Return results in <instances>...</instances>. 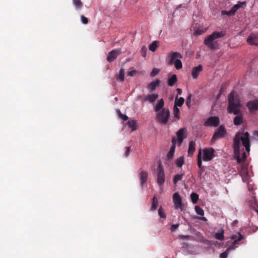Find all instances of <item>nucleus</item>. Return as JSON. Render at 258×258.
I'll use <instances>...</instances> for the list:
<instances>
[{"label": "nucleus", "instance_id": "nucleus-1", "mask_svg": "<svg viewBox=\"0 0 258 258\" xmlns=\"http://www.w3.org/2000/svg\"><path fill=\"white\" fill-rule=\"evenodd\" d=\"M233 147L235 157L236 158L237 162H241L245 158L244 148L247 152H249L250 151L248 132H238L234 139Z\"/></svg>", "mask_w": 258, "mask_h": 258}, {"label": "nucleus", "instance_id": "nucleus-2", "mask_svg": "<svg viewBox=\"0 0 258 258\" xmlns=\"http://www.w3.org/2000/svg\"><path fill=\"white\" fill-rule=\"evenodd\" d=\"M164 106V101L163 99L161 98L158 100L154 106V110L157 112L156 118L157 121L159 123L166 124L170 117V111Z\"/></svg>", "mask_w": 258, "mask_h": 258}, {"label": "nucleus", "instance_id": "nucleus-3", "mask_svg": "<svg viewBox=\"0 0 258 258\" xmlns=\"http://www.w3.org/2000/svg\"><path fill=\"white\" fill-rule=\"evenodd\" d=\"M228 102V112L230 113L232 112L234 114H238L241 104L236 93L232 92L229 94Z\"/></svg>", "mask_w": 258, "mask_h": 258}, {"label": "nucleus", "instance_id": "nucleus-4", "mask_svg": "<svg viewBox=\"0 0 258 258\" xmlns=\"http://www.w3.org/2000/svg\"><path fill=\"white\" fill-rule=\"evenodd\" d=\"M165 173L163 167L161 162L158 164L157 167V183L159 186H162L165 182Z\"/></svg>", "mask_w": 258, "mask_h": 258}, {"label": "nucleus", "instance_id": "nucleus-5", "mask_svg": "<svg viewBox=\"0 0 258 258\" xmlns=\"http://www.w3.org/2000/svg\"><path fill=\"white\" fill-rule=\"evenodd\" d=\"M173 202L175 209H180L181 211L183 210L184 206L182 203L181 198L178 193L175 192L173 194Z\"/></svg>", "mask_w": 258, "mask_h": 258}, {"label": "nucleus", "instance_id": "nucleus-6", "mask_svg": "<svg viewBox=\"0 0 258 258\" xmlns=\"http://www.w3.org/2000/svg\"><path fill=\"white\" fill-rule=\"evenodd\" d=\"M159 97L157 94H150L144 96H139L138 98L141 99L143 102H149L150 103L153 104Z\"/></svg>", "mask_w": 258, "mask_h": 258}, {"label": "nucleus", "instance_id": "nucleus-7", "mask_svg": "<svg viewBox=\"0 0 258 258\" xmlns=\"http://www.w3.org/2000/svg\"><path fill=\"white\" fill-rule=\"evenodd\" d=\"M226 134V132L225 128L222 126H220L219 128L216 130L214 134L212 139V141L215 142L220 138L224 137Z\"/></svg>", "mask_w": 258, "mask_h": 258}, {"label": "nucleus", "instance_id": "nucleus-8", "mask_svg": "<svg viewBox=\"0 0 258 258\" xmlns=\"http://www.w3.org/2000/svg\"><path fill=\"white\" fill-rule=\"evenodd\" d=\"M186 129L185 128H181L179 129L176 133L177 139L176 142L178 146L182 144L183 140L186 138Z\"/></svg>", "mask_w": 258, "mask_h": 258}, {"label": "nucleus", "instance_id": "nucleus-9", "mask_svg": "<svg viewBox=\"0 0 258 258\" xmlns=\"http://www.w3.org/2000/svg\"><path fill=\"white\" fill-rule=\"evenodd\" d=\"M121 53V49H113L109 52L107 57V60L111 62L116 58V57Z\"/></svg>", "mask_w": 258, "mask_h": 258}, {"label": "nucleus", "instance_id": "nucleus-10", "mask_svg": "<svg viewBox=\"0 0 258 258\" xmlns=\"http://www.w3.org/2000/svg\"><path fill=\"white\" fill-rule=\"evenodd\" d=\"M249 45L258 46V33L251 34L246 40Z\"/></svg>", "mask_w": 258, "mask_h": 258}, {"label": "nucleus", "instance_id": "nucleus-11", "mask_svg": "<svg viewBox=\"0 0 258 258\" xmlns=\"http://www.w3.org/2000/svg\"><path fill=\"white\" fill-rule=\"evenodd\" d=\"M169 59V63L172 64L175 62L176 59H180L182 58V55L178 52H171L168 56Z\"/></svg>", "mask_w": 258, "mask_h": 258}, {"label": "nucleus", "instance_id": "nucleus-12", "mask_svg": "<svg viewBox=\"0 0 258 258\" xmlns=\"http://www.w3.org/2000/svg\"><path fill=\"white\" fill-rule=\"evenodd\" d=\"M246 106L250 112L258 110V100L248 101Z\"/></svg>", "mask_w": 258, "mask_h": 258}, {"label": "nucleus", "instance_id": "nucleus-13", "mask_svg": "<svg viewBox=\"0 0 258 258\" xmlns=\"http://www.w3.org/2000/svg\"><path fill=\"white\" fill-rule=\"evenodd\" d=\"M203 70V67L202 65L200 64L197 67H194L192 69L191 75L194 79H197L198 78V76L200 73Z\"/></svg>", "mask_w": 258, "mask_h": 258}, {"label": "nucleus", "instance_id": "nucleus-14", "mask_svg": "<svg viewBox=\"0 0 258 258\" xmlns=\"http://www.w3.org/2000/svg\"><path fill=\"white\" fill-rule=\"evenodd\" d=\"M240 174L243 181H247L249 178V175L247 168L245 166H242L240 170Z\"/></svg>", "mask_w": 258, "mask_h": 258}, {"label": "nucleus", "instance_id": "nucleus-15", "mask_svg": "<svg viewBox=\"0 0 258 258\" xmlns=\"http://www.w3.org/2000/svg\"><path fill=\"white\" fill-rule=\"evenodd\" d=\"M237 240H234L232 244L224 252L222 253L220 255V258H227L228 254L230 251L234 250L236 246L235 245L237 243Z\"/></svg>", "mask_w": 258, "mask_h": 258}, {"label": "nucleus", "instance_id": "nucleus-16", "mask_svg": "<svg viewBox=\"0 0 258 258\" xmlns=\"http://www.w3.org/2000/svg\"><path fill=\"white\" fill-rule=\"evenodd\" d=\"M245 2H238L237 4L235 5L229 11V14L231 15H233L237 10L243 6L245 5Z\"/></svg>", "mask_w": 258, "mask_h": 258}, {"label": "nucleus", "instance_id": "nucleus-17", "mask_svg": "<svg viewBox=\"0 0 258 258\" xmlns=\"http://www.w3.org/2000/svg\"><path fill=\"white\" fill-rule=\"evenodd\" d=\"M245 2H238L237 4L235 5L229 11V14L231 15H233L237 10L243 6L245 5Z\"/></svg>", "mask_w": 258, "mask_h": 258}, {"label": "nucleus", "instance_id": "nucleus-18", "mask_svg": "<svg viewBox=\"0 0 258 258\" xmlns=\"http://www.w3.org/2000/svg\"><path fill=\"white\" fill-rule=\"evenodd\" d=\"M148 174L147 172L145 171H142L139 174V178L140 180L141 185H143L146 183L148 179Z\"/></svg>", "mask_w": 258, "mask_h": 258}, {"label": "nucleus", "instance_id": "nucleus-19", "mask_svg": "<svg viewBox=\"0 0 258 258\" xmlns=\"http://www.w3.org/2000/svg\"><path fill=\"white\" fill-rule=\"evenodd\" d=\"M159 84L160 80L157 79L155 81H153L149 84L147 86V88L150 91V92H153L159 85Z\"/></svg>", "mask_w": 258, "mask_h": 258}, {"label": "nucleus", "instance_id": "nucleus-20", "mask_svg": "<svg viewBox=\"0 0 258 258\" xmlns=\"http://www.w3.org/2000/svg\"><path fill=\"white\" fill-rule=\"evenodd\" d=\"M225 34V33L223 31L214 32L211 35V41L215 39L221 38L224 36Z\"/></svg>", "mask_w": 258, "mask_h": 258}, {"label": "nucleus", "instance_id": "nucleus-21", "mask_svg": "<svg viewBox=\"0 0 258 258\" xmlns=\"http://www.w3.org/2000/svg\"><path fill=\"white\" fill-rule=\"evenodd\" d=\"M195 143L194 141H190L189 144V147L188 149V155L189 156H191L193 155L195 151Z\"/></svg>", "mask_w": 258, "mask_h": 258}, {"label": "nucleus", "instance_id": "nucleus-22", "mask_svg": "<svg viewBox=\"0 0 258 258\" xmlns=\"http://www.w3.org/2000/svg\"><path fill=\"white\" fill-rule=\"evenodd\" d=\"M177 82V76L175 74L173 75L168 80V85L173 86Z\"/></svg>", "mask_w": 258, "mask_h": 258}, {"label": "nucleus", "instance_id": "nucleus-23", "mask_svg": "<svg viewBox=\"0 0 258 258\" xmlns=\"http://www.w3.org/2000/svg\"><path fill=\"white\" fill-rule=\"evenodd\" d=\"M184 99L183 97H180L179 98H178V96H176L175 97V103H174V106H175L177 107H178V106L181 107L184 103Z\"/></svg>", "mask_w": 258, "mask_h": 258}, {"label": "nucleus", "instance_id": "nucleus-24", "mask_svg": "<svg viewBox=\"0 0 258 258\" xmlns=\"http://www.w3.org/2000/svg\"><path fill=\"white\" fill-rule=\"evenodd\" d=\"M224 230L223 229H221L218 232L215 233V238L219 240H223L224 239Z\"/></svg>", "mask_w": 258, "mask_h": 258}, {"label": "nucleus", "instance_id": "nucleus-25", "mask_svg": "<svg viewBox=\"0 0 258 258\" xmlns=\"http://www.w3.org/2000/svg\"><path fill=\"white\" fill-rule=\"evenodd\" d=\"M203 160L205 161H210V149L206 148L204 150Z\"/></svg>", "mask_w": 258, "mask_h": 258}, {"label": "nucleus", "instance_id": "nucleus-26", "mask_svg": "<svg viewBox=\"0 0 258 258\" xmlns=\"http://www.w3.org/2000/svg\"><path fill=\"white\" fill-rule=\"evenodd\" d=\"M128 126L132 128V131H134L137 130V121L135 120H131L128 121Z\"/></svg>", "mask_w": 258, "mask_h": 258}, {"label": "nucleus", "instance_id": "nucleus-27", "mask_svg": "<svg viewBox=\"0 0 258 258\" xmlns=\"http://www.w3.org/2000/svg\"><path fill=\"white\" fill-rule=\"evenodd\" d=\"M184 163V158L183 156H181L177 158L175 161V164L177 167H181Z\"/></svg>", "mask_w": 258, "mask_h": 258}, {"label": "nucleus", "instance_id": "nucleus-28", "mask_svg": "<svg viewBox=\"0 0 258 258\" xmlns=\"http://www.w3.org/2000/svg\"><path fill=\"white\" fill-rule=\"evenodd\" d=\"M158 204V199L156 197H154L153 198L152 207L151 208V211L155 210L157 208Z\"/></svg>", "mask_w": 258, "mask_h": 258}, {"label": "nucleus", "instance_id": "nucleus-29", "mask_svg": "<svg viewBox=\"0 0 258 258\" xmlns=\"http://www.w3.org/2000/svg\"><path fill=\"white\" fill-rule=\"evenodd\" d=\"M124 79V70L123 69L121 68L119 70V75L117 78V80L122 82Z\"/></svg>", "mask_w": 258, "mask_h": 258}, {"label": "nucleus", "instance_id": "nucleus-30", "mask_svg": "<svg viewBox=\"0 0 258 258\" xmlns=\"http://www.w3.org/2000/svg\"><path fill=\"white\" fill-rule=\"evenodd\" d=\"M173 115L176 119L180 118V110L179 109L175 106L173 107Z\"/></svg>", "mask_w": 258, "mask_h": 258}, {"label": "nucleus", "instance_id": "nucleus-31", "mask_svg": "<svg viewBox=\"0 0 258 258\" xmlns=\"http://www.w3.org/2000/svg\"><path fill=\"white\" fill-rule=\"evenodd\" d=\"M242 121V116L241 115H237L234 119V123L235 125L240 124Z\"/></svg>", "mask_w": 258, "mask_h": 258}, {"label": "nucleus", "instance_id": "nucleus-32", "mask_svg": "<svg viewBox=\"0 0 258 258\" xmlns=\"http://www.w3.org/2000/svg\"><path fill=\"white\" fill-rule=\"evenodd\" d=\"M219 123V118L217 117H211V126H217Z\"/></svg>", "mask_w": 258, "mask_h": 258}, {"label": "nucleus", "instance_id": "nucleus-33", "mask_svg": "<svg viewBox=\"0 0 258 258\" xmlns=\"http://www.w3.org/2000/svg\"><path fill=\"white\" fill-rule=\"evenodd\" d=\"M184 174H176L174 175L173 179L174 184H176L178 181H181L183 178Z\"/></svg>", "mask_w": 258, "mask_h": 258}, {"label": "nucleus", "instance_id": "nucleus-34", "mask_svg": "<svg viewBox=\"0 0 258 258\" xmlns=\"http://www.w3.org/2000/svg\"><path fill=\"white\" fill-rule=\"evenodd\" d=\"M190 198L193 204H196L199 200V195L195 192H192L190 195Z\"/></svg>", "mask_w": 258, "mask_h": 258}, {"label": "nucleus", "instance_id": "nucleus-35", "mask_svg": "<svg viewBox=\"0 0 258 258\" xmlns=\"http://www.w3.org/2000/svg\"><path fill=\"white\" fill-rule=\"evenodd\" d=\"M157 47H158V41H154L150 45L149 49L151 51L154 52L156 50V49H157Z\"/></svg>", "mask_w": 258, "mask_h": 258}, {"label": "nucleus", "instance_id": "nucleus-36", "mask_svg": "<svg viewBox=\"0 0 258 258\" xmlns=\"http://www.w3.org/2000/svg\"><path fill=\"white\" fill-rule=\"evenodd\" d=\"M173 64H174L175 68L177 70H180L182 68V62L179 59H176L175 62H174Z\"/></svg>", "mask_w": 258, "mask_h": 258}, {"label": "nucleus", "instance_id": "nucleus-37", "mask_svg": "<svg viewBox=\"0 0 258 258\" xmlns=\"http://www.w3.org/2000/svg\"><path fill=\"white\" fill-rule=\"evenodd\" d=\"M172 146L171 147V148L170 149V151L172 152H173L174 153L175 152V146H176V138L174 137H173L172 139Z\"/></svg>", "mask_w": 258, "mask_h": 258}, {"label": "nucleus", "instance_id": "nucleus-38", "mask_svg": "<svg viewBox=\"0 0 258 258\" xmlns=\"http://www.w3.org/2000/svg\"><path fill=\"white\" fill-rule=\"evenodd\" d=\"M73 3L77 9H80L83 6L81 0H73Z\"/></svg>", "mask_w": 258, "mask_h": 258}, {"label": "nucleus", "instance_id": "nucleus-39", "mask_svg": "<svg viewBox=\"0 0 258 258\" xmlns=\"http://www.w3.org/2000/svg\"><path fill=\"white\" fill-rule=\"evenodd\" d=\"M202 152H201V151L200 150L198 155V163H197L198 166L199 168L203 167L202 165Z\"/></svg>", "mask_w": 258, "mask_h": 258}, {"label": "nucleus", "instance_id": "nucleus-40", "mask_svg": "<svg viewBox=\"0 0 258 258\" xmlns=\"http://www.w3.org/2000/svg\"><path fill=\"white\" fill-rule=\"evenodd\" d=\"M195 209L196 212L197 213V214L201 215V216L204 215V211L200 206H196Z\"/></svg>", "mask_w": 258, "mask_h": 258}, {"label": "nucleus", "instance_id": "nucleus-41", "mask_svg": "<svg viewBox=\"0 0 258 258\" xmlns=\"http://www.w3.org/2000/svg\"><path fill=\"white\" fill-rule=\"evenodd\" d=\"M231 238L232 239H235V240H237V243L235 245V246L236 247V245L238 244V241L242 239V235L239 233H238V238H237V235H232Z\"/></svg>", "mask_w": 258, "mask_h": 258}, {"label": "nucleus", "instance_id": "nucleus-42", "mask_svg": "<svg viewBox=\"0 0 258 258\" xmlns=\"http://www.w3.org/2000/svg\"><path fill=\"white\" fill-rule=\"evenodd\" d=\"M158 214L161 218H165L166 216L161 207L158 209Z\"/></svg>", "mask_w": 258, "mask_h": 258}, {"label": "nucleus", "instance_id": "nucleus-43", "mask_svg": "<svg viewBox=\"0 0 258 258\" xmlns=\"http://www.w3.org/2000/svg\"><path fill=\"white\" fill-rule=\"evenodd\" d=\"M159 72H160L159 69H157V68H154L150 73V76L151 77H154L156 75H157V74H158Z\"/></svg>", "mask_w": 258, "mask_h": 258}, {"label": "nucleus", "instance_id": "nucleus-44", "mask_svg": "<svg viewBox=\"0 0 258 258\" xmlns=\"http://www.w3.org/2000/svg\"><path fill=\"white\" fill-rule=\"evenodd\" d=\"M191 96H192L191 94H189L186 98V104L188 107H190V102H191Z\"/></svg>", "mask_w": 258, "mask_h": 258}, {"label": "nucleus", "instance_id": "nucleus-45", "mask_svg": "<svg viewBox=\"0 0 258 258\" xmlns=\"http://www.w3.org/2000/svg\"><path fill=\"white\" fill-rule=\"evenodd\" d=\"M147 51V49L146 47L145 46H143L142 48L141 52L142 55L144 57H145V56L146 55Z\"/></svg>", "mask_w": 258, "mask_h": 258}, {"label": "nucleus", "instance_id": "nucleus-46", "mask_svg": "<svg viewBox=\"0 0 258 258\" xmlns=\"http://www.w3.org/2000/svg\"><path fill=\"white\" fill-rule=\"evenodd\" d=\"M119 116L120 118H121L124 121H126L128 119V116L127 115H126L125 114H122L119 111Z\"/></svg>", "mask_w": 258, "mask_h": 258}, {"label": "nucleus", "instance_id": "nucleus-47", "mask_svg": "<svg viewBox=\"0 0 258 258\" xmlns=\"http://www.w3.org/2000/svg\"><path fill=\"white\" fill-rule=\"evenodd\" d=\"M204 43L208 47H210V35L206 37L205 39Z\"/></svg>", "mask_w": 258, "mask_h": 258}, {"label": "nucleus", "instance_id": "nucleus-48", "mask_svg": "<svg viewBox=\"0 0 258 258\" xmlns=\"http://www.w3.org/2000/svg\"><path fill=\"white\" fill-rule=\"evenodd\" d=\"M131 151V148L130 147H127L125 148V151L124 153V156L125 157H127L130 154Z\"/></svg>", "mask_w": 258, "mask_h": 258}, {"label": "nucleus", "instance_id": "nucleus-49", "mask_svg": "<svg viewBox=\"0 0 258 258\" xmlns=\"http://www.w3.org/2000/svg\"><path fill=\"white\" fill-rule=\"evenodd\" d=\"M82 22L84 24H87L88 22V18L84 17V16H81V17Z\"/></svg>", "mask_w": 258, "mask_h": 258}, {"label": "nucleus", "instance_id": "nucleus-50", "mask_svg": "<svg viewBox=\"0 0 258 258\" xmlns=\"http://www.w3.org/2000/svg\"><path fill=\"white\" fill-rule=\"evenodd\" d=\"M204 32V31L202 30L197 29V30H196L195 31L194 35L195 36H198V35L202 34Z\"/></svg>", "mask_w": 258, "mask_h": 258}, {"label": "nucleus", "instance_id": "nucleus-51", "mask_svg": "<svg viewBox=\"0 0 258 258\" xmlns=\"http://www.w3.org/2000/svg\"><path fill=\"white\" fill-rule=\"evenodd\" d=\"M221 91H220L218 93V94H217V96H216V100H215V101H214V103H213V105H214V106H215V105L217 104V102H218V99H219V97H220V95H221Z\"/></svg>", "mask_w": 258, "mask_h": 258}, {"label": "nucleus", "instance_id": "nucleus-52", "mask_svg": "<svg viewBox=\"0 0 258 258\" xmlns=\"http://www.w3.org/2000/svg\"><path fill=\"white\" fill-rule=\"evenodd\" d=\"M174 153L172 152L169 151V152H168V153L167 155V158H168V159L170 160V159H172V158L174 156Z\"/></svg>", "mask_w": 258, "mask_h": 258}, {"label": "nucleus", "instance_id": "nucleus-53", "mask_svg": "<svg viewBox=\"0 0 258 258\" xmlns=\"http://www.w3.org/2000/svg\"><path fill=\"white\" fill-rule=\"evenodd\" d=\"M178 226H179L178 224L172 225L171 227V229H170L171 231H174L176 229L178 228Z\"/></svg>", "mask_w": 258, "mask_h": 258}, {"label": "nucleus", "instance_id": "nucleus-54", "mask_svg": "<svg viewBox=\"0 0 258 258\" xmlns=\"http://www.w3.org/2000/svg\"><path fill=\"white\" fill-rule=\"evenodd\" d=\"M137 73V71L136 70H133L128 73V75L131 77H133L135 76Z\"/></svg>", "mask_w": 258, "mask_h": 258}, {"label": "nucleus", "instance_id": "nucleus-55", "mask_svg": "<svg viewBox=\"0 0 258 258\" xmlns=\"http://www.w3.org/2000/svg\"><path fill=\"white\" fill-rule=\"evenodd\" d=\"M200 170L199 171V173L201 176L203 175V173L205 170V167L204 166L203 167L200 168Z\"/></svg>", "mask_w": 258, "mask_h": 258}, {"label": "nucleus", "instance_id": "nucleus-56", "mask_svg": "<svg viewBox=\"0 0 258 258\" xmlns=\"http://www.w3.org/2000/svg\"><path fill=\"white\" fill-rule=\"evenodd\" d=\"M221 15H223H223H229V16H231V15H230L229 14V11H222L221 12Z\"/></svg>", "mask_w": 258, "mask_h": 258}, {"label": "nucleus", "instance_id": "nucleus-57", "mask_svg": "<svg viewBox=\"0 0 258 258\" xmlns=\"http://www.w3.org/2000/svg\"><path fill=\"white\" fill-rule=\"evenodd\" d=\"M205 125L206 126H210V117L208 118L205 121Z\"/></svg>", "mask_w": 258, "mask_h": 258}, {"label": "nucleus", "instance_id": "nucleus-58", "mask_svg": "<svg viewBox=\"0 0 258 258\" xmlns=\"http://www.w3.org/2000/svg\"><path fill=\"white\" fill-rule=\"evenodd\" d=\"M253 210L258 214V205L257 204H255L253 207Z\"/></svg>", "mask_w": 258, "mask_h": 258}, {"label": "nucleus", "instance_id": "nucleus-59", "mask_svg": "<svg viewBox=\"0 0 258 258\" xmlns=\"http://www.w3.org/2000/svg\"><path fill=\"white\" fill-rule=\"evenodd\" d=\"M178 95H181L182 93V90L180 88H177L176 90Z\"/></svg>", "mask_w": 258, "mask_h": 258}, {"label": "nucleus", "instance_id": "nucleus-60", "mask_svg": "<svg viewBox=\"0 0 258 258\" xmlns=\"http://www.w3.org/2000/svg\"><path fill=\"white\" fill-rule=\"evenodd\" d=\"M198 219L202 220V221H207V219L204 217H200V218H198Z\"/></svg>", "mask_w": 258, "mask_h": 258}, {"label": "nucleus", "instance_id": "nucleus-61", "mask_svg": "<svg viewBox=\"0 0 258 258\" xmlns=\"http://www.w3.org/2000/svg\"><path fill=\"white\" fill-rule=\"evenodd\" d=\"M181 238H182V239H184V238H189V236L188 235H182L181 236Z\"/></svg>", "mask_w": 258, "mask_h": 258}, {"label": "nucleus", "instance_id": "nucleus-62", "mask_svg": "<svg viewBox=\"0 0 258 258\" xmlns=\"http://www.w3.org/2000/svg\"><path fill=\"white\" fill-rule=\"evenodd\" d=\"M215 246H219L220 243L218 242H215L213 243Z\"/></svg>", "mask_w": 258, "mask_h": 258}, {"label": "nucleus", "instance_id": "nucleus-63", "mask_svg": "<svg viewBox=\"0 0 258 258\" xmlns=\"http://www.w3.org/2000/svg\"><path fill=\"white\" fill-rule=\"evenodd\" d=\"M210 151H211V159L212 157V154L214 152V149L212 148H211Z\"/></svg>", "mask_w": 258, "mask_h": 258}, {"label": "nucleus", "instance_id": "nucleus-64", "mask_svg": "<svg viewBox=\"0 0 258 258\" xmlns=\"http://www.w3.org/2000/svg\"><path fill=\"white\" fill-rule=\"evenodd\" d=\"M254 135L256 137H258V131H256L254 132Z\"/></svg>", "mask_w": 258, "mask_h": 258}]
</instances>
